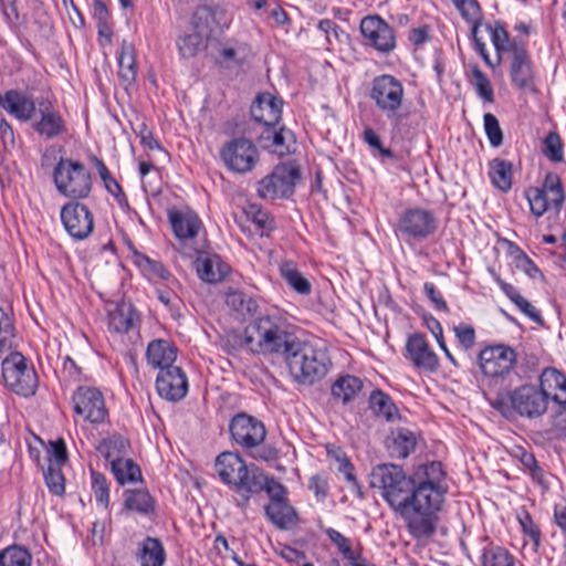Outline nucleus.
Listing matches in <instances>:
<instances>
[{"mask_svg": "<svg viewBox=\"0 0 566 566\" xmlns=\"http://www.w3.org/2000/svg\"><path fill=\"white\" fill-rule=\"evenodd\" d=\"M521 462L523 467L530 471L533 480H535L539 484L544 482L543 470L538 467L533 453L523 451L521 454Z\"/></svg>", "mask_w": 566, "mask_h": 566, "instance_id": "61", "label": "nucleus"}, {"mask_svg": "<svg viewBox=\"0 0 566 566\" xmlns=\"http://www.w3.org/2000/svg\"><path fill=\"white\" fill-rule=\"evenodd\" d=\"M406 349L408 357L417 368L433 371L439 366V360L434 352L430 348L424 336L415 333L408 337Z\"/></svg>", "mask_w": 566, "mask_h": 566, "instance_id": "24", "label": "nucleus"}, {"mask_svg": "<svg viewBox=\"0 0 566 566\" xmlns=\"http://www.w3.org/2000/svg\"><path fill=\"white\" fill-rule=\"evenodd\" d=\"M261 476L263 478V481L261 483V489L258 491V494L262 491H265L270 497V503L287 501V491L283 484L277 482L274 478H269L262 470Z\"/></svg>", "mask_w": 566, "mask_h": 566, "instance_id": "50", "label": "nucleus"}, {"mask_svg": "<svg viewBox=\"0 0 566 566\" xmlns=\"http://www.w3.org/2000/svg\"><path fill=\"white\" fill-rule=\"evenodd\" d=\"M516 352L503 344L488 346L478 356L479 367L485 377L504 378L514 368Z\"/></svg>", "mask_w": 566, "mask_h": 566, "instance_id": "12", "label": "nucleus"}, {"mask_svg": "<svg viewBox=\"0 0 566 566\" xmlns=\"http://www.w3.org/2000/svg\"><path fill=\"white\" fill-rule=\"evenodd\" d=\"M275 126L276 125L263 126L262 132L256 137V142L261 148L274 154H287L290 153L291 143H294V135L290 129L284 127L276 130Z\"/></svg>", "mask_w": 566, "mask_h": 566, "instance_id": "25", "label": "nucleus"}, {"mask_svg": "<svg viewBox=\"0 0 566 566\" xmlns=\"http://www.w3.org/2000/svg\"><path fill=\"white\" fill-rule=\"evenodd\" d=\"M118 76L127 90L135 84L137 75L136 50L133 43L123 40L118 56Z\"/></svg>", "mask_w": 566, "mask_h": 566, "instance_id": "30", "label": "nucleus"}, {"mask_svg": "<svg viewBox=\"0 0 566 566\" xmlns=\"http://www.w3.org/2000/svg\"><path fill=\"white\" fill-rule=\"evenodd\" d=\"M369 405L376 415L382 416L387 421H395L399 418L398 408L392 399L379 389L370 394Z\"/></svg>", "mask_w": 566, "mask_h": 566, "instance_id": "38", "label": "nucleus"}, {"mask_svg": "<svg viewBox=\"0 0 566 566\" xmlns=\"http://www.w3.org/2000/svg\"><path fill=\"white\" fill-rule=\"evenodd\" d=\"M156 388L160 397L169 401H179L188 391V381L182 369L172 366L158 373Z\"/></svg>", "mask_w": 566, "mask_h": 566, "instance_id": "20", "label": "nucleus"}, {"mask_svg": "<svg viewBox=\"0 0 566 566\" xmlns=\"http://www.w3.org/2000/svg\"><path fill=\"white\" fill-rule=\"evenodd\" d=\"M218 293L230 314L239 322H247L259 312L258 301L237 287L229 286Z\"/></svg>", "mask_w": 566, "mask_h": 566, "instance_id": "19", "label": "nucleus"}, {"mask_svg": "<svg viewBox=\"0 0 566 566\" xmlns=\"http://www.w3.org/2000/svg\"><path fill=\"white\" fill-rule=\"evenodd\" d=\"M280 273L285 280L287 285L295 292L302 295H308L312 291V285L306 277L296 269L295 264L291 261L283 262L280 266Z\"/></svg>", "mask_w": 566, "mask_h": 566, "instance_id": "37", "label": "nucleus"}, {"mask_svg": "<svg viewBox=\"0 0 566 566\" xmlns=\"http://www.w3.org/2000/svg\"><path fill=\"white\" fill-rule=\"evenodd\" d=\"M512 408L521 416L536 418L548 407V395L534 385H523L510 392Z\"/></svg>", "mask_w": 566, "mask_h": 566, "instance_id": "13", "label": "nucleus"}, {"mask_svg": "<svg viewBox=\"0 0 566 566\" xmlns=\"http://www.w3.org/2000/svg\"><path fill=\"white\" fill-rule=\"evenodd\" d=\"M111 469L117 482L122 485L142 480L139 467L130 459H115Z\"/></svg>", "mask_w": 566, "mask_h": 566, "instance_id": "41", "label": "nucleus"}, {"mask_svg": "<svg viewBox=\"0 0 566 566\" xmlns=\"http://www.w3.org/2000/svg\"><path fill=\"white\" fill-rule=\"evenodd\" d=\"M75 413L92 423H101L107 416L103 394L93 387H80L72 397Z\"/></svg>", "mask_w": 566, "mask_h": 566, "instance_id": "17", "label": "nucleus"}, {"mask_svg": "<svg viewBox=\"0 0 566 566\" xmlns=\"http://www.w3.org/2000/svg\"><path fill=\"white\" fill-rule=\"evenodd\" d=\"M474 86L478 95L486 103L494 102V93L486 75L475 65L472 67Z\"/></svg>", "mask_w": 566, "mask_h": 566, "instance_id": "55", "label": "nucleus"}, {"mask_svg": "<svg viewBox=\"0 0 566 566\" xmlns=\"http://www.w3.org/2000/svg\"><path fill=\"white\" fill-rule=\"evenodd\" d=\"M484 129L488 135L489 142L493 147H499L503 142V133L500 127L497 118L491 114H484Z\"/></svg>", "mask_w": 566, "mask_h": 566, "instance_id": "57", "label": "nucleus"}, {"mask_svg": "<svg viewBox=\"0 0 566 566\" xmlns=\"http://www.w3.org/2000/svg\"><path fill=\"white\" fill-rule=\"evenodd\" d=\"M511 78L518 88H525L533 80V71L527 51L523 46L512 48Z\"/></svg>", "mask_w": 566, "mask_h": 566, "instance_id": "28", "label": "nucleus"}, {"mask_svg": "<svg viewBox=\"0 0 566 566\" xmlns=\"http://www.w3.org/2000/svg\"><path fill=\"white\" fill-rule=\"evenodd\" d=\"M328 538L337 546L343 557L347 559H354V551L350 547L349 538L345 537L340 532L328 528L326 531Z\"/></svg>", "mask_w": 566, "mask_h": 566, "instance_id": "60", "label": "nucleus"}, {"mask_svg": "<svg viewBox=\"0 0 566 566\" xmlns=\"http://www.w3.org/2000/svg\"><path fill=\"white\" fill-rule=\"evenodd\" d=\"M360 32L367 44L381 53H389L396 48L394 28L379 15L365 17L360 22Z\"/></svg>", "mask_w": 566, "mask_h": 566, "instance_id": "16", "label": "nucleus"}, {"mask_svg": "<svg viewBox=\"0 0 566 566\" xmlns=\"http://www.w3.org/2000/svg\"><path fill=\"white\" fill-rule=\"evenodd\" d=\"M405 88L402 83L394 75L382 74L376 76L371 82L370 98L376 107L398 126L403 116L400 113L403 102Z\"/></svg>", "mask_w": 566, "mask_h": 566, "instance_id": "6", "label": "nucleus"}, {"mask_svg": "<svg viewBox=\"0 0 566 566\" xmlns=\"http://www.w3.org/2000/svg\"><path fill=\"white\" fill-rule=\"evenodd\" d=\"M434 214L421 208L406 210L398 222V230L408 239L423 240L437 230Z\"/></svg>", "mask_w": 566, "mask_h": 566, "instance_id": "14", "label": "nucleus"}, {"mask_svg": "<svg viewBox=\"0 0 566 566\" xmlns=\"http://www.w3.org/2000/svg\"><path fill=\"white\" fill-rule=\"evenodd\" d=\"M486 544L482 548V566H514V556L504 547L483 539Z\"/></svg>", "mask_w": 566, "mask_h": 566, "instance_id": "35", "label": "nucleus"}, {"mask_svg": "<svg viewBox=\"0 0 566 566\" xmlns=\"http://www.w3.org/2000/svg\"><path fill=\"white\" fill-rule=\"evenodd\" d=\"M461 17L472 24L471 33L478 32L482 22V12L478 0H452Z\"/></svg>", "mask_w": 566, "mask_h": 566, "instance_id": "45", "label": "nucleus"}, {"mask_svg": "<svg viewBox=\"0 0 566 566\" xmlns=\"http://www.w3.org/2000/svg\"><path fill=\"white\" fill-rule=\"evenodd\" d=\"M490 177L496 188L509 191L512 187V164L500 158L493 159L490 163Z\"/></svg>", "mask_w": 566, "mask_h": 566, "instance_id": "39", "label": "nucleus"}, {"mask_svg": "<svg viewBox=\"0 0 566 566\" xmlns=\"http://www.w3.org/2000/svg\"><path fill=\"white\" fill-rule=\"evenodd\" d=\"M247 217L263 232H270L274 228V220L266 210L256 205H251L247 210Z\"/></svg>", "mask_w": 566, "mask_h": 566, "instance_id": "54", "label": "nucleus"}, {"mask_svg": "<svg viewBox=\"0 0 566 566\" xmlns=\"http://www.w3.org/2000/svg\"><path fill=\"white\" fill-rule=\"evenodd\" d=\"M249 332L253 335V355L282 356L286 360L300 342L284 324L269 315L252 321Z\"/></svg>", "mask_w": 566, "mask_h": 566, "instance_id": "3", "label": "nucleus"}, {"mask_svg": "<svg viewBox=\"0 0 566 566\" xmlns=\"http://www.w3.org/2000/svg\"><path fill=\"white\" fill-rule=\"evenodd\" d=\"M129 442L118 434L104 439L98 446L97 451L112 464L115 459H123L128 451Z\"/></svg>", "mask_w": 566, "mask_h": 566, "instance_id": "40", "label": "nucleus"}, {"mask_svg": "<svg viewBox=\"0 0 566 566\" xmlns=\"http://www.w3.org/2000/svg\"><path fill=\"white\" fill-rule=\"evenodd\" d=\"M453 329L459 343L463 346V348L470 349L474 346L475 331L471 325L460 324L459 326H455Z\"/></svg>", "mask_w": 566, "mask_h": 566, "instance_id": "62", "label": "nucleus"}, {"mask_svg": "<svg viewBox=\"0 0 566 566\" xmlns=\"http://www.w3.org/2000/svg\"><path fill=\"white\" fill-rule=\"evenodd\" d=\"M44 479L49 490L53 494H64V475L62 473L61 465H55L53 461H50L48 469L44 471Z\"/></svg>", "mask_w": 566, "mask_h": 566, "instance_id": "53", "label": "nucleus"}, {"mask_svg": "<svg viewBox=\"0 0 566 566\" xmlns=\"http://www.w3.org/2000/svg\"><path fill=\"white\" fill-rule=\"evenodd\" d=\"M146 358L149 365L163 371L174 366L177 348L166 339H154L147 346Z\"/></svg>", "mask_w": 566, "mask_h": 566, "instance_id": "27", "label": "nucleus"}, {"mask_svg": "<svg viewBox=\"0 0 566 566\" xmlns=\"http://www.w3.org/2000/svg\"><path fill=\"white\" fill-rule=\"evenodd\" d=\"M249 57L245 43L238 40L214 42V69L220 76L232 80L242 71Z\"/></svg>", "mask_w": 566, "mask_h": 566, "instance_id": "10", "label": "nucleus"}, {"mask_svg": "<svg viewBox=\"0 0 566 566\" xmlns=\"http://www.w3.org/2000/svg\"><path fill=\"white\" fill-rule=\"evenodd\" d=\"M61 220L66 232L76 240L86 239L94 229L93 213L78 201H70L62 207Z\"/></svg>", "mask_w": 566, "mask_h": 566, "instance_id": "15", "label": "nucleus"}, {"mask_svg": "<svg viewBox=\"0 0 566 566\" xmlns=\"http://www.w3.org/2000/svg\"><path fill=\"white\" fill-rule=\"evenodd\" d=\"M92 161L95 165L101 179L104 182L106 190L112 193L117 202L123 206H128L127 197L124 193L120 185L112 177L106 165L97 156L92 157Z\"/></svg>", "mask_w": 566, "mask_h": 566, "instance_id": "42", "label": "nucleus"}, {"mask_svg": "<svg viewBox=\"0 0 566 566\" xmlns=\"http://www.w3.org/2000/svg\"><path fill=\"white\" fill-rule=\"evenodd\" d=\"M192 266L201 281L212 283V254L209 251L196 250Z\"/></svg>", "mask_w": 566, "mask_h": 566, "instance_id": "51", "label": "nucleus"}, {"mask_svg": "<svg viewBox=\"0 0 566 566\" xmlns=\"http://www.w3.org/2000/svg\"><path fill=\"white\" fill-rule=\"evenodd\" d=\"M49 462L53 461L55 465H62L67 461L66 446L63 439L51 442V449L48 451Z\"/></svg>", "mask_w": 566, "mask_h": 566, "instance_id": "63", "label": "nucleus"}, {"mask_svg": "<svg viewBox=\"0 0 566 566\" xmlns=\"http://www.w3.org/2000/svg\"><path fill=\"white\" fill-rule=\"evenodd\" d=\"M416 447V438L413 433L407 429H399L394 438L391 446V454L405 459Z\"/></svg>", "mask_w": 566, "mask_h": 566, "instance_id": "47", "label": "nucleus"}, {"mask_svg": "<svg viewBox=\"0 0 566 566\" xmlns=\"http://www.w3.org/2000/svg\"><path fill=\"white\" fill-rule=\"evenodd\" d=\"M136 558L140 566H163L166 560L163 543L158 538L147 536L139 543Z\"/></svg>", "mask_w": 566, "mask_h": 566, "instance_id": "31", "label": "nucleus"}, {"mask_svg": "<svg viewBox=\"0 0 566 566\" xmlns=\"http://www.w3.org/2000/svg\"><path fill=\"white\" fill-rule=\"evenodd\" d=\"M283 101L270 93L259 94L251 105L252 118L262 126L277 125L282 116Z\"/></svg>", "mask_w": 566, "mask_h": 566, "instance_id": "23", "label": "nucleus"}, {"mask_svg": "<svg viewBox=\"0 0 566 566\" xmlns=\"http://www.w3.org/2000/svg\"><path fill=\"white\" fill-rule=\"evenodd\" d=\"M214 470L221 482L238 495L237 505L247 509L250 499L261 489V469L248 467L238 453L222 452L214 459Z\"/></svg>", "mask_w": 566, "mask_h": 566, "instance_id": "2", "label": "nucleus"}, {"mask_svg": "<svg viewBox=\"0 0 566 566\" xmlns=\"http://www.w3.org/2000/svg\"><path fill=\"white\" fill-rule=\"evenodd\" d=\"M212 9L209 6H199L192 17L193 33L186 35L178 42L180 54L192 57L208 48L212 35Z\"/></svg>", "mask_w": 566, "mask_h": 566, "instance_id": "11", "label": "nucleus"}, {"mask_svg": "<svg viewBox=\"0 0 566 566\" xmlns=\"http://www.w3.org/2000/svg\"><path fill=\"white\" fill-rule=\"evenodd\" d=\"M543 153L552 161L559 163L563 160V143L556 132H549L545 137Z\"/></svg>", "mask_w": 566, "mask_h": 566, "instance_id": "56", "label": "nucleus"}, {"mask_svg": "<svg viewBox=\"0 0 566 566\" xmlns=\"http://www.w3.org/2000/svg\"><path fill=\"white\" fill-rule=\"evenodd\" d=\"M220 158L228 170L245 175L251 172L260 161L258 146L247 137H234L220 149Z\"/></svg>", "mask_w": 566, "mask_h": 566, "instance_id": "8", "label": "nucleus"}, {"mask_svg": "<svg viewBox=\"0 0 566 566\" xmlns=\"http://www.w3.org/2000/svg\"><path fill=\"white\" fill-rule=\"evenodd\" d=\"M91 480L92 491L96 502L107 509L109 504V486L105 475L95 470H91Z\"/></svg>", "mask_w": 566, "mask_h": 566, "instance_id": "52", "label": "nucleus"}, {"mask_svg": "<svg viewBox=\"0 0 566 566\" xmlns=\"http://www.w3.org/2000/svg\"><path fill=\"white\" fill-rule=\"evenodd\" d=\"M440 462L426 468L427 480L416 482L401 467L384 463L375 467L370 473V486L381 490L386 502L408 523L413 537H428L434 533L432 515L443 502V492L434 482L442 475Z\"/></svg>", "mask_w": 566, "mask_h": 566, "instance_id": "1", "label": "nucleus"}, {"mask_svg": "<svg viewBox=\"0 0 566 566\" xmlns=\"http://www.w3.org/2000/svg\"><path fill=\"white\" fill-rule=\"evenodd\" d=\"M229 430L233 440L247 449L259 446L266 436L264 424L247 413L234 416Z\"/></svg>", "mask_w": 566, "mask_h": 566, "instance_id": "18", "label": "nucleus"}, {"mask_svg": "<svg viewBox=\"0 0 566 566\" xmlns=\"http://www.w3.org/2000/svg\"><path fill=\"white\" fill-rule=\"evenodd\" d=\"M53 182L57 192L72 201L87 198L93 186L92 174L86 166L65 157H61L54 167Z\"/></svg>", "mask_w": 566, "mask_h": 566, "instance_id": "4", "label": "nucleus"}, {"mask_svg": "<svg viewBox=\"0 0 566 566\" xmlns=\"http://www.w3.org/2000/svg\"><path fill=\"white\" fill-rule=\"evenodd\" d=\"M427 297L431 301L437 311L448 312V305L441 293L436 289L433 283L426 282L423 285Z\"/></svg>", "mask_w": 566, "mask_h": 566, "instance_id": "64", "label": "nucleus"}, {"mask_svg": "<svg viewBox=\"0 0 566 566\" xmlns=\"http://www.w3.org/2000/svg\"><path fill=\"white\" fill-rule=\"evenodd\" d=\"M40 119L32 124L33 129L48 140L54 139L66 132L62 115L56 112L48 99L38 101Z\"/></svg>", "mask_w": 566, "mask_h": 566, "instance_id": "21", "label": "nucleus"}, {"mask_svg": "<svg viewBox=\"0 0 566 566\" xmlns=\"http://www.w3.org/2000/svg\"><path fill=\"white\" fill-rule=\"evenodd\" d=\"M541 189H545L552 197L553 209L559 211L565 201V192L559 176L555 172H547Z\"/></svg>", "mask_w": 566, "mask_h": 566, "instance_id": "48", "label": "nucleus"}, {"mask_svg": "<svg viewBox=\"0 0 566 566\" xmlns=\"http://www.w3.org/2000/svg\"><path fill=\"white\" fill-rule=\"evenodd\" d=\"M253 335L249 332V325L244 329H229L220 336V346L228 354H235L245 350L253 354Z\"/></svg>", "mask_w": 566, "mask_h": 566, "instance_id": "33", "label": "nucleus"}, {"mask_svg": "<svg viewBox=\"0 0 566 566\" xmlns=\"http://www.w3.org/2000/svg\"><path fill=\"white\" fill-rule=\"evenodd\" d=\"M301 170L293 164L276 165L273 170L256 182V193L265 200L290 198L294 193Z\"/></svg>", "mask_w": 566, "mask_h": 566, "instance_id": "7", "label": "nucleus"}, {"mask_svg": "<svg viewBox=\"0 0 566 566\" xmlns=\"http://www.w3.org/2000/svg\"><path fill=\"white\" fill-rule=\"evenodd\" d=\"M2 377L8 388L18 395L29 397L35 394L38 376L29 368L21 353L14 352L2 361Z\"/></svg>", "mask_w": 566, "mask_h": 566, "instance_id": "9", "label": "nucleus"}, {"mask_svg": "<svg viewBox=\"0 0 566 566\" xmlns=\"http://www.w3.org/2000/svg\"><path fill=\"white\" fill-rule=\"evenodd\" d=\"M326 453L329 458H332L333 460H335V462L338 463L337 470L345 476L348 474V472H354V465L352 464L349 458L340 447L336 444H327Z\"/></svg>", "mask_w": 566, "mask_h": 566, "instance_id": "58", "label": "nucleus"}, {"mask_svg": "<svg viewBox=\"0 0 566 566\" xmlns=\"http://www.w3.org/2000/svg\"><path fill=\"white\" fill-rule=\"evenodd\" d=\"M492 42L497 51L499 57L496 64H500L501 61V52L510 51L512 52V48L514 44L510 43V36L504 27L496 24L494 29H492Z\"/></svg>", "mask_w": 566, "mask_h": 566, "instance_id": "59", "label": "nucleus"}, {"mask_svg": "<svg viewBox=\"0 0 566 566\" xmlns=\"http://www.w3.org/2000/svg\"><path fill=\"white\" fill-rule=\"evenodd\" d=\"M0 107L20 122L32 119L36 112L33 97L19 90H9L3 95L0 93Z\"/></svg>", "mask_w": 566, "mask_h": 566, "instance_id": "22", "label": "nucleus"}, {"mask_svg": "<svg viewBox=\"0 0 566 566\" xmlns=\"http://www.w3.org/2000/svg\"><path fill=\"white\" fill-rule=\"evenodd\" d=\"M525 196L530 203L531 212L536 217L543 216L549 208H553L552 197L545 189L530 187L526 189Z\"/></svg>", "mask_w": 566, "mask_h": 566, "instance_id": "44", "label": "nucleus"}, {"mask_svg": "<svg viewBox=\"0 0 566 566\" xmlns=\"http://www.w3.org/2000/svg\"><path fill=\"white\" fill-rule=\"evenodd\" d=\"M125 507L147 514L154 509V500L146 490H128L125 492Z\"/></svg>", "mask_w": 566, "mask_h": 566, "instance_id": "43", "label": "nucleus"}, {"mask_svg": "<svg viewBox=\"0 0 566 566\" xmlns=\"http://www.w3.org/2000/svg\"><path fill=\"white\" fill-rule=\"evenodd\" d=\"M139 315L132 303H120L108 314L109 329L127 333L138 322Z\"/></svg>", "mask_w": 566, "mask_h": 566, "instance_id": "32", "label": "nucleus"}, {"mask_svg": "<svg viewBox=\"0 0 566 566\" xmlns=\"http://www.w3.org/2000/svg\"><path fill=\"white\" fill-rule=\"evenodd\" d=\"M363 381L355 376L339 377L332 386V395L335 399L347 403L361 390Z\"/></svg>", "mask_w": 566, "mask_h": 566, "instance_id": "36", "label": "nucleus"}, {"mask_svg": "<svg viewBox=\"0 0 566 566\" xmlns=\"http://www.w3.org/2000/svg\"><path fill=\"white\" fill-rule=\"evenodd\" d=\"M229 282L233 285H240L242 275L223 261L220 255L214 254V283Z\"/></svg>", "mask_w": 566, "mask_h": 566, "instance_id": "49", "label": "nucleus"}, {"mask_svg": "<svg viewBox=\"0 0 566 566\" xmlns=\"http://www.w3.org/2000/svg\"><path fill=\"white\" fill-rule=\"evenodd\" d=\"M32 556L21 546H10L0 552V566H31Z\"/></svg>", "mask_w": 566, "mask_h": 566, "instance_id": "46", "label": "nucleus"}, {"mask_svg": "<svg viewBox=\"0 0 566 566\" xmlns=\"http://www.w3.org/2000/svg\"><path fill=\"white\" fill-rule=\"evenodd\" d=\"M541 390L546 391L548 399L558 405H566V376L556 368H546L539 377Z\"/></svg>", "mask_w": 566, "mask_h": 566, "instance_id": "29", "label": "nucleus"}, {"mask_svg": "<svg viewBox=\"0 0 566 566\" xmlns=\"http://www.w3.org/2000/svg\"><path fill=\"white\" fill-rule=\"evenodd\" d=\"M168 219L172 228L174 234L179 240H188L195 238L202 227L199 217L190 211L170 209Z\"/></svg>", "mask_w": 566, "mask_h": 566, "instance_id": "26", "label": "nucleus"}, {"mask_svg": "<svg viewBox=\"0 0 566 566\" xmlns=\"http://www.w3.org/2000/svg\"><path fill=\"white\" fill-rule=\"evenodd\" d=\"M266 517L280 530H287L297 521V514L289 500L279 503H269L264 507Z\"/></svg>", "mask_w": 566, "mask_h": 566, "instance_id": "34", "label": "nucleus"}, {"mask_svg": "<svg viewBox=\"0 0 566 566\" xmlns=\"http://www.w3.org/2000/svg\"><path fill=\"white\" fill-rule=\"evenodd\" d=\"M285 361L291 376L302 385H313L328 370L326 354L308 343L298 342L293 352L286 356Z\"/></svg>", "mask_w": 566, "mask_h": 566, "instance_id": "5", "label": "nucleus"}]
</instances>
